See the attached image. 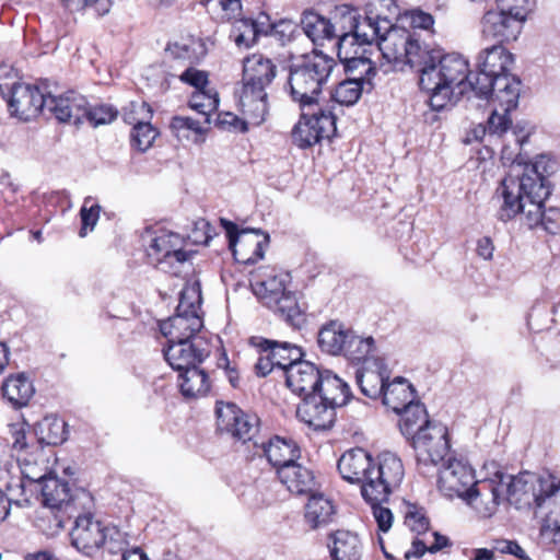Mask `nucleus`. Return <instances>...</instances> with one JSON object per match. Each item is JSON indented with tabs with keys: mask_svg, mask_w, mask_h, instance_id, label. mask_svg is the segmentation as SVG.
Instances as JSON below:
<instances>
[{
	"mask_svg": "<svg viewBox=\"0 0 560 560\" xmlns=\"http://www.w3.org/2000/svg\"><path fill=\"white\" fill-rule=\"evenodd\" d=\"M359 18L360 14L358 13L357 9L351 8L350 5L342 4L336 8L330 20H334L332 25L336 26L334 30L335 38H338L337 46L341 43L343 36L351 38L348 47L353 46V37L351 35L355 28V24L358 23Z\"/></svg>",
	"mask_w": 560,
	"mask_h": 560,
	"instance_id": "79ce46f5",
	"label": "nucleus"
},
{
	"mask_svg": "<svg viewBox=\"0 0 560 560\" xmlns=\"http://www.w3.org/2000/svg\"><path fill=\"white\" fill-rule=\"evenodd\" d=\"M350 329L338 320H330L318 331L317 342L322 351L338 355L345 350V345Z\"/></svg>",
	"mask_w": 560,
	"mask_h": 560,
	"instance_id": "e433bc0d",
	"label": "nucleus"
},
{
	"mask_svg": "<svg viewBox=\"0 0 560 560\" xmlns=\"http://www.w3.org/2000/svg\"><path fill=\"white\" fill-rule=\"evenodd\" d=\"M184 238L174 232L161 231L150 242L148 257L164 272H178V267L188 259L183 250Z\"/></svg>",
	"mask_w": 560,
	"mask_h": 560,
	"instance_id": "dca6fc26",
	"label": "nucleus"
},
{
	"mask_svg": "<svg viewBox=\"0 0 560 560\" xmlns=\"http://www.w3.org/2000/svg\"><path fill=\"white\" fill-rule=\"evenodd\" d=\"M418 72L429 86L439 83L456 90L457 94H475V79L469 71L468 60L460 54L428 49Z\"/></svg>",
	"mask_w": 560,
	"mask_h": 560,
	"instance_id": "0eeeda50",
	"label": "nucleus"
},
{
	"mask_svg": "<svg viewBox=\"0 0 560 560\" xmlns=\"http://www.w3.org/2000/svg\"><path fill=\"white\" fill-rule=\"evenodd\" d=\"M377 50L389 63L409 65L419 70L428 48L422 47L416 31L395 26L389 21V27L384 28L377 42Z\"/></svg>",
	"mask_w": 560,
	"mask_h": 560,
	"instance_id": "9b49d317",
	"label": "nucleus"
},
{
	"mask_svg": "<svg viewBox=\"0 0 560 560\" xmlns=\"http://www.w3.org/2000/svg\"><path fill=\"white\" fill-rule=\"evenodd\" d=\"M208 124L209 122H203V120L201 121L186 116H174L170 122V128L173 135L182 140L189 139L191 133L201 136L206 131L205 125Z\"/></svg>",
	"mask_w": 560,
	"mask_h": 560,
	"instance_id": "09e8293b",
	"label": "nucleus"
},
{
	"mask_svg": "<svg viewBox=\"0 0 560 560\" xmlns=\"http://www.w3.org/2000/svg\"><path fill=\"white\" fill-rule=\"evenodd\" d=\"M231 36L237 47L249 48L255 45L259 38L256 32L252 19H240L237 20L232 28Z\"/></svg>",
	"mask_w": 560,
	"mask_h": 560,
	"instance_id": "8fccbe9b",
	"label": "nucleus"
},
{
	"mask_svg": "<svg viewBox=\"0 0 560 560\" xmlns=\"http://www.w3.org/2000/svg\"><path fill=\"white\" fill-rule=\"evenodd\" d=\"M178 78L183 83L195 88V90H202L209 83L208 72L194 67H188Z\"/></svg>",
	"mask_w": 560,
	"mask_h": 560,
	"instance_id": "bf43d9fd",
	"label": "nucleus"
},
{
	"mask_svg": "<svg viewBox=\"0 0 560 560\" xmlns=\"http://www.w3.org/2000/svg\"><path fill=\"white\" fill-rule=\"evenodd\" d=\"M289 275L272 272L257 275L252 282L254 294L261 303L295 329L302 328L306 316L296 293L288 289Z\"/></svg>",
	"mask_w": 560,
	"mask_h": 560,
	"instance_id": "6e6552de",
	"label": "nucleus"
},
{
	"mask_svg": "<svg viewBox=\"0 0 560 560\" xmlns=\"http://www.w3.org/2000/svg\"><path fill=\"white\" fill-rule=\"evenodd\" d=\"M393 0H372L365 5V16L363 20L359 18L355 28L352 32L353 46L358 44L371 45L378 42L385 27H389V19L384 16L378 7H389ZM360 49V47H358Z\"/></svg>",
	"mask_w": 560,
	"mask_h": 560,
	"instance_id": "412c9836",
	"label": "nucleus"
},
{
	"mask_svg": "<svg viewBox=\"0 0 560 560\" xmlns=\"http://www.w3.org/2000/svg\"><path fill=\"white\" fill-rule=\"evenodd\" d=\"M252 343L259 350H269L277 369L280 370L283 375L287 374L291 365L295 364L304 355L300 347L287 341L253 337Z\"/></svg>",
	"mask_w": 560,
	"mask_h": 560,
	"instance_id": "c85d7f7f",
	"label": "nucleus"
},
{
	"mask_svg": "<svg viewBox=\"0 0 560 560\" xmlns=\"http://www.w3.org/2000/svg\"><path fill=\"white\" fill-rule=\"evenodd\" d=\"M74 526L70 533L72 546L85 556L97 552L106 538V525L95 520L91 513L74 515Z\"/></svg>",
	"mask_w": 560,
	"mask_h": 560,
	"instance_id": "aec40b11",
	"label": "nucleus"
},
{
	"mask_svg": "<svg viewBox=\"0 0 560 560\" xmlns=\"http://www.w3.org/2000/svg\"><path fill=\"white\" fill-rule=\"evenodd\" d=\"M336 61L322 51L314 50L298 58L290 65L288 84L292 100L300 107H314L318 95L328 82Z\"/></svg>",
	"mask_w": 560,
	"mask_h": 560,
	"instance_id": "39448f33",
	"label": "nucleus"
},
{
	"mask_svg": "<svg viewBox=\"0 0 560 560\" xmlns=\"http://www.w3.org/2000/svg\"><path fill=\"white\" fill-rule=\"evenodd\" d=\"M86 105V98L74 91H68L61 95H54L51 92L46 93L45 109L61 122L82 124Z\"/></svg>",
	"mask_w": 560,
	"mask_h": 560,
	"instance_id": "b1692460",
	"label": "nucleus"
},
{
	"mask_svg": "<svg viewBox=\"0 0 560 560\" xmlns=\"http://www.w3.org/2000/svg\"><path fill=\"white\" fill-rule=\"evenodd\" d=\"M117 117V110L110 105H86V113L83 114V121L93 127L110 124Z\"/></svg>",
	"mask_w": 560,
	"mask_h": 560,
	"instance_id": "3c124183",
	"label": "nucleus"
},
{
	"mask_svg": "<svg viewBox=\"0 0 560 560\" xmlns=\"http://www.w3.org/2000/svg\"><path fill=\"white\" fill-rule=\"evenodd\" d=\"M268 462L277 469L291 465L300 457V448L292 439L275 436L262 445Z\"/></svg>",
	"mask_w": 560,
	"mask_h": 560,
	"instance_id": "7c9ffc66",
	"label": "nucleus"
},
{
	"mask_svg": "<svg viewBox=\"0 0 560 560\" xmlns=\"http://www.w3.org/2000/svg\"><path fill=\"white\" fill-rule=\"evenodd\" d=\"M337 469L343 480L360 485L364 500L380 501L389 498L404 478V466L394 453L384 452L374 460L361 447L345 452L337 462Z\"/></svg>",
	"mask_w": 560,
	"mask_h": 560,
	"instance_id": "7ed1b4c3",
	"label": "nucleus"
},
{
	"mask_svg": "<svg viewBox=\"0 0 560 560\" xmlns=\"http://www.w3.org/2000/svg\"><path fill=\"white\" fill-rule=\"evenodd\" d=\"M164 358L172 369L182 371L200 364L210 354V346L206 338L190 340H167L163 350Z\"/></svg>",
	"mask_w": 560,
	"mask_h": 560,
	"instance_id": "6ab92c4d",
	"label": "nucleus"
},
{
	"mask_svg": "<svg viewBox=\"0 0 560 560\" xmlns=\"http://www.w3.org/2000/svg\"><path fill=\"white\" fill-rule=\"evenodd\" d=\"M300 120L294 126L291 137L299 148H308L322 139H330L336 135V116L327 107H300Z\"/></svg>",
	"mask_w": 560,
	"mask_h": 560,
	"instance_id": "ddd939ff",
	"label": "nucleus"
},
{
	"mask_svg": "<svg viewBox=\"0 0 560 560\" xmlns=\"http://www.w3.org/2000/svg\"><path fill=\"white\" fill-rule=\"evenodd\" d=\"M46 93L27 83H14L10 90L8 106L11 114L23 120H30L45 110Z\"/></svg>",
	"mask_w": 560,
	"mask_h": 560,
	"instance_id": "4be33fe9",
	"label": "nucleus"
},
{
	"mask_svg": "<svg viewBox=\"0 0 560 560\" xmlns=\"http://www.w3.org/2000/svg\"><path fill=\"white\" fill-rule=\"evenodd\" d=\"M350 42V37L343 36L341 43L338 45L337 56L343 65L347 78L362 82L368 86L369 93L373 89L372 80L377 71L376 66L372 61L370 55H368L369 51L365 48H362L361 51H359V48L353 49V46L348 47Z\"/></svg>",
	"mask_w": 560,
	"mask_h": 560,
	"instance_id": "a211bd4d",
	"label": "nucleus"
},
{
	"mask_svg": "<svg viewBox=\"0 0 560 560\" xmlns=\"http://www.w3.org/2000/svg\"><path fill=\"white\" fill-rule=\"evenodd\" d=\"M476 66L475 95L491 101L493 109L488 118V129L500 135L511 122L508 113L518 105L521 80L511 73L514 57L505 47L494 44L479 52Z\"/></svg>",
	"mask_w": 560,
	"mask_h": 560,
	"instance_id": "f03ea898",
	"label": "nucleus"
},
{
	"mask_svg": "<svg viewBox=\"0 0 560 560\" xmlns=\"http://www.w3.org/2000/svg\"><path fill=\"white\" fill-rule=\"evenodd\" d=\"M276 75L277 66L264 55L253 54L244 58L240 103L243 114L253 124L262 122L268 114L267 88Z\"/></svg>",
	"mask_w": 560,
	"mask_h": 560,
	"instance_id": "423d86ee",
	"label": "nucleus"
},
{
	"mask_svg": "<svg viewBox=\"0 0 560 560\" xmlns=\"http://www.w3.org/2000/svg\"><path fill=\"white\" fill-rule=\"evenodd\" d=\"M336 508L323 494H313L305 506L304 518L312 529H319L334 522Z\"/></svg>",
	"mask_w": 560,
	"mask_h": 560,
	"instance_id": "72a5a7b5",
	"label": "nucleus"
},
{
	"mask_svg": "<svg viewBox=\"0 0 560 560\" xmlns=\"http://www.w3.org/2000/svg\"><path fill=\"white\" fill-rule=\"evenodd\" d=\"M217 429L246 443L258 431L259 419L256 415L244 412L233 402L217 401Z\"/></svg>",
	"mask_w": 560,
	"mask_h": 560,
	"instance_id": "f3484780",
	"label": "nucleus"
},
{
	"mask_svg": "<svg viewBox=\"0 0 560 560\" xmlns=\"http://www.w3.org/2000/svg\"><path fill=\"white\" fill-rule=\"evenodd\" d=\"M219 5L223 12L222 19L226 21L236 19L242 11L241 0H219Z\"/></svg>",
	"mask_w": 560,
	"mask_h": 560,
	"instance_id": "69168bd1",
	"label": "nucleus"
},
{
	"mask_svg": "<svg viewBox=\"0 0 560 560\" xmlns=\"http://www.w3.org/2000/svg\"><path fill=\"white\" fill-rule=\"evenodd\" d=\"M295 30V24L289 20H281L277 23H273V28L270 34L278 37L281 42L290 40L293 32Z\"/></svg>",
	"mask_w": 560,
	"mask_h": 560,
	"instance_id": "0e129e2a",
	"label": "nucleus"
},
{
	"mask_svg": "<svg viewBox=\"0 0 560 560\" xmlns=\"http://www.w3.org/2000/svg\"><path fill=\"white\" fill-rule=\"evenodd\" d=\"M106 538L104 539V544L102 548L106 550L108 553L118 555L121 557L124 552H127L128 539L127 535L119 530L116 526H107L106 527Z\"/></svg>",
	"mask_w": 560,
	"mask_h": 560,
	"instance_id": "864d4df0",
	"label": "nucleus"
},
{
	"mask_svg": "<svg viewBox=\"0 0 560 560\" xmlns=\"http://www.w3.org/2000/svg\"><path fill=\"white\" fill-rule=\"evenodd\" d=\"M512 110H510L508 113V118H510V113ZM512 121V120H510ZM509 129H511V136L513 137V140L515 142V144L517 147H523L524 143L527 142L529 136L532 135L533 132V127L527 124V122H523V124H516L515 126L512 127V122H510V125L508 126L506 130L503 131L502 133L499 135V137L503 136L504 133H506L509 131ZM483 132H488L490 136H498V133H492L489 131L488 129V126L483 129Z\"/></svg>",
	"mask_w": 560,
	"mask_h": 560,
	"instance_id": "13d9d810",
	"label": "nucleus"
},
{
	"mask_svg": "<svg viewBox=\"0 0 560 560\" xmlns=\"http://www.w3.org/2000/svg\"><path fill=\"white\" fill-rule=\"evenodd\" d=\"M399 415V428L407 439L418 433L424 425L434 422L429 419L425 406L419 401L410 404Z\"/></svg>",
	"mask_w": 560,
	"mask_h": 560,
	"instance_id": "ea45409f",
	"label": "nucleus"
},
{
	"mask_svg": "<svg viewBox=\"0 0 560 560\" xmlns=\"http://www.w3.org/2000/svg\"><path fill=\"white\" fill-rule=\"evenodd\" d=\"M382 398L387 408L400 413L404 408L415 402V389L405 378L396 377L392 383H386Z\"/></svg>",
	"mask_w": 560,
	"mask_h": 560,
	"instance_id": "c9c22d12",
	"label": "nucleus"
},
{
	"mask_svg": "<svg viewBox=\"0 0 560 560\" xmlns=\"http://www.w3.org/2000/svg\"><path fill=\"white\" fill-rule=\"evenodd\" d=\"M67 424L56 417L47 416L36 424V435L38 441L46 445H59L67 440Z\"/></svg>",
	"mask_w": 560,
	"mask_h": 560,
	"instance_id": "a19ab883",
	"label": "nucleus"
},
{
	"mask_svg": "<svg viewBox=\"0 0 560 560\" xmlns=\"http://www.w3.org/2000/svg\"><path fill=\"white\" fill-rule=\"evenodd\" d=\"M386 500H380V501H370L364 500L366 503H369L372 508L373 516L377 523L378 529L381 532H388L393 524V513L389 509L382 506V503L386 502Z\"/></svg>",
	"mask_w": 560,
	"mask_h": 560,
	"instance_id": "4d7b16f0",
	"label": "nucleus"
},
{
	"mask_svg": "<svg viewBox=\"0 0 560 560\" xmlns=\"http://www.w3.org/2000/svg\"><path fill=\"white\" fill-rule=\"evenodd\" d=\"M296 416L314 430H328L335 423L336 408L315 392L301 398L296 407Z\"/></svg>",
	"mask_w": 560,
	"mask_h": 560,
	"instance_id": "5701e85b",
	"label": "nucleus"
},
{
	"mask_svg": "<svg viewBox=\"0 0 560 560\" xmlns=\"http://www.w3.org/2000/svg\"><path fill=\"white\" fill-rule=\"evenodd\" d=\"M482 481H476L472 468L456 458H450L440 470L438 486L440 491L448 498H460L469 505L475 508L479 513L482 508L479 506L480 502L485 501L487 497V489H485Z\"/></svg>",
	"mask_w": 560,
	"mask_h": 560,
	"instance_id": "1a4fd4ad",
	"label": "nucleus"
},
{
	"mask_svg": "<svg viewBox=\"0 0 560 560\" xmlns=\"http://www.w3.org/2000/svg\"><path fill=\"white\" fill-rule=\"evenodd\" d=\"M523 22L502 10H489L481 19V34L485 38L503 42L516 40L523 28Z\"/></svg>",
	"mask_w": 560,
	"mask_h": 560,
	"instance_id": "a878e982",
	"label": "nucleus"
},
{
	"mask_svg": "<svg viewBox=\"0 0 560 560\" xmlns=\"http://www.w3.org/2000/svg\"><path fill=\"white\" fill-rule=\"evenodd\" d=\"M323 373L324 370L313 362L301 359L287 371L285 384L293 394L302 398L318 389Z\"/></svg>",
	"mask_w": 560,
	"mask_h": 560,
	"instance_id": "cd10ccee",
	"label": "nucleus"
},
{
	"mask_svg": "<svg viewBox=\"0 0 560 560\" xmlns=\"http://www.w3.org/2000/svg\"><path fill=\"white\" fill-rule=\"evenodd\" d=\"M497 549L502 553H510L522 560H528L524 549L516 542L511 540H502L498 542Z\"/></svg>",
	"mask_w": 560,
	"mask_h": 560,
	"instance_id": "338daca9",
	"label": "nucleus"
},
{
	"mask_svg": "<svg viewBox=\"0 0 560 560\" xmlns=\"http://www.w3.org/2000/svg\"><path fill=\"white\" fill-rule=\"evenodd\" d=\"M497 5L503 12H508V14L524 23L534 11L536 0H497Z\"/></svg>",
	"mask_w": 560,
	"mask_h": 560,
	"instance_id": "603ef678",
	"label": "nucleus"
},
{
	"mask_svg": "<svg viewBox=\"0 0 560 560\" xmlns=\"http://www.w3.org/2000/svg\"><path fill=\"white\" fill-rule=\"evenodd\" d=\"M189 107L202 116L203 122H210L211 115L218 109L219 96L212 89L195 90L188 102Z\"/></svg>",
	"mask_w": 560,
	"mask_h": 560,
	"instance_id": "37998d69",
	"label": "nucleus"
},
{
	"mask_svg": "<svg viewBox=\"0 0 560 560\" xmlns=\"http://www.w3.org/2000/svg\"><path fill=\"white\" fill-rule=\"evenodd\" d=\"M374 350L375 341L373 337L358 336L350 330L342 353L350 360L360 362L366 360Z\"/></svg>",
	"mask_w": 560,
	"mask_h": 560,
	"instance_id": "c03bdc74",
	"label": "nucleus"
},
{
	"mask_svg": "<svg viewBox=\"0 0 560 560\" xmlns=\"http://www.w3.org/2000/svg\"><path fill=\"white\" fill-rule=\"evenodd\" d=\"M191 238L195 243L208 245L214 233L210 223L203 219L196 222Z\"/></svg>",
	"mask_w": 560,
	"mask_h": 560,
	"instance_id": "e2e57ef3",
	"label": "nucleus"
},
{
	"mask_svg": "<svg viewBox=\"0 0 560 560\" xmlns=\"http://www.w3.org/2000/svg\"><path fill=\"white\" fill-rule=\"evenodd\" d=\"M405 522L408 527L417 534L425 533L429 528V520L419 511L408 512Z\"/></svg>",
	"mask_w": 560,
	"mask_h": 560,
	"instance_id": "052dcab7",
	"label": "nucleus"
},
{
	"mask_svg": "<svg viewBox=\"0 0 560 560\" xmlns=\"http://www.w3.org/2000/svg\"><path fill=\"white\" fill-rule=\"evenodd\" d=\"M222 228L229 238V248L234 259L244 265H254L262 259L265 249L269 244V235L259 230H238L237 225L228 220L220 219Z\"/></svg>",
	"mask_w": 560,
	"mask_h": 560,
	"instance_id": "4468645a",
	"label": "nucleus"
},
{
	"mask_svg": "<svg viewBox=\"0 0 560 560\" xmlns=\"http://www.w3.org/2000/svg\"><path fill=\"white\" fill-rule=\"evenodd\" d=\"M131 113H125V121L133 125L131 140L133 145L141 152L150 149L158 137V130L149 122L152 117V109L149 104L131 103Z\"/></svg>",
	"mask_w": 560,
	"mask_h": 560,
	"instance_id": "bb28decb",
	"label": "nucleus"
},
{
	"mask_svg": "<svg viewBox=\"0 0 560 560\" xmlns=\"http://www.w3.org/2000/svg\"><path fill=\"white\" fill-rule=\"evenodd\" d=\"M65 5L72 12L85 9H92L94 12L102 16L109 12L112 2L110 0H62Z\"/></svg>",
	"mask_w": 560,
	"mask_h": 560,
	"instance_id": "6e6d98bb",
	"label": "nucleus"
},
{
	"mask_svg": "<svg viewBox=\"0 0 560 560\" xmlns=\"http://www.w3.org/2000/svg\"><path fill=\"white\" fill-rule=\"evenodd\" d=\"M196 364L179 372V387L185 397L196 398L205 396L210 389L209 376L205 370Z\"/></svg>",
	"mask_w": 560,
	"mask_h": 560,
	"instance_id": "58836bf2",
	"label": "nucleus"
},
{
	"mask_svg": "<svg viewBox=\"0 0 560 560\" xmlns=\"http://www.w3.org/2000/svg\"><path fill=\"white\" fill-rule=\"evenodd\" d=\"M34 393L33 383L24 373L7 377L2 384L3 397L7 398L14 408L26 406Z\"/></svg>",
	"mask_w": 560,
	"mask_h": 560,
	"instance_id": "f704fd0d",
	"label": "nucleus"
},
{
	"mask_svg": "<svg viewBox=\"0 0 560 560\" xmlns=\"http://www.w3.org/2000/svg\"><path fill=\"white\" fill-rule=\"evenodd\" d=\"M259 358L255 364V372L258 376L265 377L277 369L269 350H259Z\"/></svg>",
	"mask_w": 560,
	"mask_h": 560,
	"instance_id": "680f3d73",
	"label": "nucleus"
},
{
	"mask_svg": "<svg viewBox=\"0 0 560 560\" xmlns=\"http://www.w3.org/2000/svg\"><path fill=\"white\" fill-rule=\"evenodd\" d=\"M252 23L259 36L270 34L273 28V23L270 22V18L266 13H259L256 19H252Z\"/></svg>",
	"mask_w": 560,
	"mask_h": 560,
	"instance_id": "774afa93",
	"label": "nucleus"
},
{
	"mask_svg": "<svg viewBox=\"0 0 560 560\" xmlns=\"http://www.w3.org/2000/svg\"><path fill=\"white\" fill-rule=\"evenodd\" d=\"M328 544L334 560H360L363 545L355 533L337 530L330 535Z\"/></svg>",
	"mask_w": 560,
	"mask_h": 560,
	"instance_id": "2f4dec72",
	"label": "nucleus"
},
{
	"mask_svg": "<svg viewBox=\"0 0 560 560\" xmlns=\"http://www.w3.org/2000/svg\"><path fill=\"white\" fill-rule=\"evenodd\" d=\"M86 105V98L74 91H68L61 95H54L51 92L46 93L45 109L61 122L82 124Z\"/></svg>",
	"mask_w": 560,
	"mask_h": 560,
	"instance_id": "393cba45",
	"label": "nucleus"
},
{
	"mask_svg": "<svg viewBox=\"0 0 560 560\" xmlns=\"http://www.w3.org/2000/svg\"><path fill=\"white\" fill-rule=\"evenodd\" d=\"M42 495L44 504L56 510L52 522L58 529L65 528L67 522L74 516L81 501L90 499L84 491L71 494L68 482L55 477L44 479Z\"/></svg>",
	"mask_w": 560,
	"mask_h": 560,
	"instance_id": "2eb2a0df",
	"label": "nucleus"
},
{
	"mask_svg": "<svg viewBox=\"0 0 560 560\" xmlns=\"http://www.w3.org/2000/svg\"><path fill=\"white\" fill-rule=\"evenodd\" d=\"M316 392L336 409L345 406L351 399L348 384L329 370H324L320 386Z\"/></svg>",
	"mask_w": 560,
	"mask_h": 560,
	"instance_id": "473e14b6",
	"label": "nucleus"
},
{
	"mask_svg": "<svg viewBox=\"0 0 560 560\" xmlns=\"http://www.w3.org/2000/svg\"><path fill=\"white\" fill-rule=\"evenodd\" d=\"M552 172L553 163L546 155L527 164L517 154L511 173L497 188L495 199L500 202L498 219L508 222L522 214L529 228L541 224L548 233L560 234V209H544V202L551 194L547 176Z\"/></svg>",
	"mask_w": 560,
	"mask_h": 560,
	"instance_id": "f257e3e1",
	"label": "nucleus"
},
{
	"mask_svg": "<svg viewBox=\"0 0 560 560\" xmlns=\"http://www.w3.org/2000/svg\"><path fill=\"white\" fill-rule=\"evenodd\" d=\"M278 477L291 493L298 495L310 494L315 489L313 471L298 462L280 468Z\"/></svg>",
	"mask_w": 560,
	"mask_h": 560,
	"instance_id": "c756f323",
	"label": "nucleus"
},
{
	"mask_svg": "<svg viewBox=\"0 0 560 560\" xmlns=\"http://www.w3.org/2000/svg\"><path fill=\"white\" fill-rule=\"evenodd\" d=\"M201 304V292L198 283L185 287L179 295L176 314L161 326V331L167 340H190L203 338L199 331L203 320L198 311Z\"/></svg>",
	"mask_w": 560,
	"mask_h": 560,
	"instance_id": "9d476101",
	"label": "nucleus"
},
{
	"mask_svg": "<svg viewBox=\"0 0 560 560\" xmlns=\"http://www.w3.org/2000/svg\"><path fill=\"white\" fill-rule=\"evenodd\" d=\"M363 92H368L366 85L347 78L336 85L331 92V98L340 105L352 106L360 100Z\"/></svg>",
	"mask_w": 560,
	"mask_h": 560,
	"instance_id": "a18cd8bd",
	"label": "nucleus"
},
{
	"mask_svg": "<svg viewBox=\"0 0 560 560\" xmlns=\"http://www.w3.org/2000/svg\"><path fill=\"white\" fill-rule=\"evenodd\" d=\"M101 207L97 203H93L92 197H86L84 199L83 206L80 210V217L82 226L80 229L79 235L84 237L86 235L88 229L93 230L96 225L100 218Z\"/></svg>",
	"mask_w": 560,
	"mask_h": 560,
	"instance_id": "5fc2aeb1",
	"label": "nucleus"
},
{
	"mask_svg": "<svg viewBox=\"0 0 560 560\" xmlns=\"http://www.w3.org/2000/svg\"><path fill=\"white\" fill-rule=\"evenodd\" d=\"M301 25L305 35L315 44H322L324 40L335 38L332 21L316 13L315 11H305L301 19Z\"/></svg>",
	"mask_w": 560,
	"mask_h": 560,
	"instance_id": "4c0bfd02",
	"label": "nucleus"
},
{
	"mask_svg": "<svg viewBox=\"0 0 560 560\" xmlns=\"http://www.w3.org/2000/svg\"><path fill=\"white\" fill-rule=\"evenodd\" d=\"M483 487L487 489L486 504L480 511L483 516H491L504 500L515 505L535 503L540 508L547 499L560 491L552 479L538 478L527 471L517 476L497 472L494 478L485 480Z\"/></svg>",
	"mask_w": 560,
	"mask_h": 560,
	"instance_id": "20e7f679",
	"label": "nucleus"
},
{
	"mask_svg": "<svg viewBox=\"0 0 560 560\" xmlns=\"http://www.w3.org/2000/svg\"><path fill=\"white\" fill-rule=\"evenodd\" d=\"M357 383L361 393L371 398L377 399L383 396L386 382L382 373L372 370H363L357 373Z\"/></svg>",
	"mask_w": 560,
	"mask_h": 560,
	"instance_id": "de8ad7c7",
	"label": "nucleus"
},
{
	"mask_svg": "<svg viewBox=\"0 0 560 560\" xmlns=\"http://www.w3.org/2000/svg\"><path fill=\"white\" fill-rule=\"evenodd\" d=\"M419 85L422 90L430 93V106L434 110H442L448 103L457 102L465 94H457V91L445 85L433 83L429 86L419 78Z\"/></svg>",
	"mask_w": 560,
	"mask_h": 560,
	"instance_id": "49530a36",
	"label": "nucleus"
},
{
	"mask_svg": "<svg viewBox=\"0 0 560 560\" xmlns=\"http://www.w3.org/2000/svg\"><path fill=\"white\" fill-rule=\"evenodd\" d=\"M416 453L417 469L422 476H431L438 465L450 452L448 430L446 425L434 421L410 439Z\"/></svg>",
	"mask_w": 560,
	"mask_h": 560,
	"instance_id": "f8f14e48",
	"label": "nucleus"
}]
</instances>
